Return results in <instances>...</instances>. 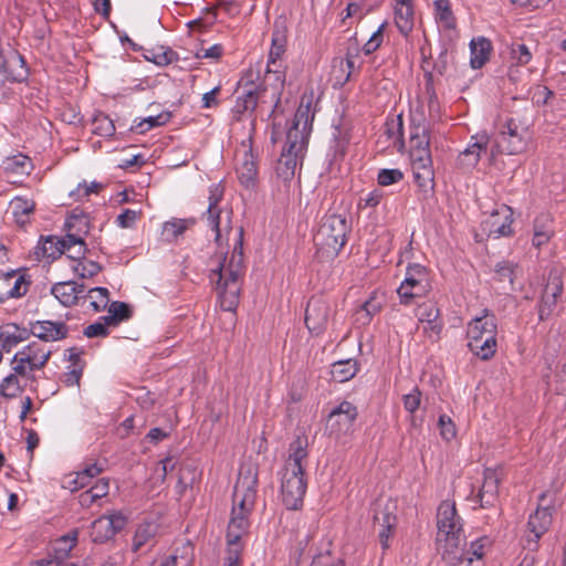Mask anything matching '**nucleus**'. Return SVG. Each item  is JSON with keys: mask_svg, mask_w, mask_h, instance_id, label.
Returning a JSON list of instances; mask_svg holds the SVG:
<instances>
[{"mask_svg": "<svg viewBox=\"0 0 566 566\" xmlns=\"http://www.w3.org/2000/svg\"><path fill=\"white\" fill-rule=\"evenodd\" d=\"M304 101H305V97L302 98L301 104H300L298 108L296 109V113H295V116L293 119V125L289 129H296L300 133H302L300 130V126L302 125L303 130H305L306 127L308 126V124L313 120L314 114H311V109H310L311 99H308L306 102V104L304 103ZM301 135L303 136V134H301Z\"/></svg>", "mask_w": 566, "mask_h": 566, "instance_id": "obj_46", "label": "nucleus"}, {"mask_svg": "<svg viewBox=\"0 0 566 566\" xmlns=\"http://www.w3.org/2000/svg\"><path fill=\"white\" fill-rule=\"evenodd\" d=\"M41 251V256L44 259H51L52 261L60 258L65 252V245L60 242V239L55 235L46 237L41 247H38Z\"/></svg>", "mask_w": 566, "mask_h": 566, "instance_id": "obj_43", "label": "nucleus"}, {"mask_svg": "<svg viewBox=\"0 0 566 566\" xmlns=\"http://www.w3.org/2000/svg\"><path fill=\"white\" fill-rule=\"evenodd\" d=\"M395 24L399 32L407 36L413 29V7H395Z\"/></svg>", "mask_w": 566, "mask_h": 566, "instance_id": "obj_35", "label": "nucleus"}, {"mask_svg": "<svg viewBox=\"0 0 566 566\" xmlns=\"http://www.w3.org/2000/svg\"><path fill=\"white\" fill-rule=\"evenodd\" d=\"M242 93L238 95L232 113L235 120H241L245 113L252 114L258 105V101L265 87L254 82V72L250 69L239 81L238 90Z\"/></svg>", "mask_w": 566, "mask_h": 566, "instance_id": "obj_9", "label": "nucleus"}, {"mask_svg": "<svg viewBox=\"0 0 566 566\" xmlns=\"http://www.w3.org/2000/svg\"><path fill=\"white\" fill-rule=\"evenodd\" d=\"M223 256L218 268L211 270L210 281L216 283V291L223 311L232 312L240 301L242 280L245 274L244 255L231 256L226 265Z\"/></svg>", "mask_w": 566, "mask_h": 566, "instance_id": "obj_1", "label": "nucleus"}, {"mask_svg": "<svg viewBox=\"0 0 566 566\" xmlns=\"http://www.w3.org/2000/svg\"><path fill=\"white\" fill-rule=\"evenodd\" d=\"M532 243L536 248L546 244L554 235L553 218L548 212H541L534 220Z\"/></svg>", "mask_w": 566, "mask_h": 566, "instance_id": "obj_27", "label": "nucleus"}, {"mask_svg": "<svg viewBox=\"0 0 566 566\" xmlns=\"http://www.w3.org/2000/svg\"><path fill=\"white\" fill-rule=\"evenodd\" d=\"M93 133L102 137H111L115 134L114 122L104 113H98L93 118Z\"/></svg>", "mask_w": 566, "mask_h": 566, "instance_id": "obj_48", "label": "nucleus"}, {"mask_svg": "<svg viewBox=\"0 0 566 566\" xmlns=\"http://www.w3.org/2000/svg\"><path fill=\"white\" fill-rule=\"evenodd\" d=\"M527 142L528 126L514 117H509L501 126L495 146L491 149V156L494 158L496 154H521L526 149Z\"/></svg>", "mask_w": 566, "mask_h": 566, "instance_id": "obj_5", "label": "nucleus"}, {"mask_svg": "<svg viewBox=\"0 0 566 566\" xmlns=\"http://www.w3.org/2000/svg\"><path fill=\"white\" fill-rule=\"evenodd\" d=\"M10 206L15 222L21 227L29 222V216L33 212L35 207L33 201H29L20 197L14 198Z\"/></svg>", "mask_w": 566, "mask_h": 566, "instance_id": "obj_37", "label": "nucleus"}, {"mask_svg": "<svg viewBox=\"0 0 566 566\" xmlns=\"http://www.w3.org/2000/svg\"><path fill=\"white\" fill-rule=\"evenodd\" d=\"M3 168L9 174L29 175L32 165L28 156L19 154L7 158Z\"/></svg>", "mask_w": 566, "mask_h": 566, "instance_id": "obj_44", "label": "nucleus"}, {"mask_svg": "<svg viewBox=\"0 0 566 566\" xmlns=\"http://www.w3.org/2000/svg\"><path fill=\"white\" fill-rule=\"evenodd\" d=\"M51 293L64 306H72L76 304L74 282H59L51 287Z\"/></svg>", "mask_w": 566, "mask_h": 566, "instance_id": "obj_42", "label": "nucleus"}, {"mask_svg": "<svg viewBox=\"0 0 566 566\" xmlns=\"http://www.w3.org/2000/svg\"><path fill=\"white\" fill-rule=\"evenodd\" d=\"M395 510L396 505L388 501L382 509L376 510L374 514V522L380 526L378 537L382 549L389 547V538L397 525Z\"/></svg>", "mask_w": 566, "mask_h": 566, "instance_id": "obj_16", "label": "nucleus"}, {"mask_svg": "<svg viewBox=\"0 0 566 566\" xmlns=\"http://www.w3.org/2000/svg\"><path fill=\"white\" fill-rule=\"evenodd\" d=\"M108 313H111L118 323L128 321L133 316L132 307L127 303L119 301H114L109 304Z\"/></svg>", "mask_w": 566, "mask_h": 566, "instance_id": "obj_56", "label": "nucleus"}, {"mask_svg": "<svg viewBox=\"0 0 566 566\" xmlns=\"http://www.w3.org/2000/svg\"><path fill=\"white\" fill-rule=\"evenodd\" d=\"M386 23H382L364 44L363 51L366 55L374 53L382 43V32Z\"/></svg>", "mask_w": 566, "mask_h": 566, "instance_id": "obj_60", "label": "nucleus"}, {"mask_svg": "<svg viewBox=\"0 0 566 566\" xmlns=\"http://www.w3.org/2000/svg\"><path fill=\"white\" fill-rule=\"evenodd\" d=\"M564 292L562 272L557 268L549 270L538 304V319L544 322L555 312Z\"/></svg>", "mask_w": 566, "mask_h": 566, "instance_id": "obj_10", "label": "nucleus"}, {"mask_svg": "<svg viewBox=\"0 0 566 566\" xmlns=\"http://www.w3.org/2000/svg\"><path fill=\"white\" fill-rule=\"evenodd\" d=\"M512 214V209L506 205H503L500 210H497L495 213H492L490 220L488 221L490 224V234H494L495 238L511 235L513 233Z\"/></svg>", "mask_w": 566, "mask_h": 566, "instance_id": "obj_24", "label": "nucleus"}, {"mask_svg": "<svg viewBox=\"0 0 566 566\" xmlns=\"http://www.w3.org/2000/svg\"><path fill=\"white\" fill-rule=\"evenodd\" d=\"M472 138L475 139V142L470 144L468 148L461 153V157L463 160H468V166L474 167L479 163L481 154L486 151L489 139L485 135Z\"/></svg>", "mask_w": 566, "mask_h": 566, "instance_id": "obj_33", "label": "nucleus"}, {"mask_svg": "<svg viewBox=\"0 0 566 566\" xmlns=\"http://www.w3.org/2000/svg\"><path fill=\"white\" fill-rule=\"evenodd\" d=\"M482 538L471 542L470 547H467L465 536L459 541L458 547L460 548L457 558L453 562H448L455 566H484V544Z\"/></svg>", "mask_w": 566, "mask_h": 566, "instance_id": "obj_17", "label": "nucleus"}, {"mask_svg": "<svg viewBox=\"0 0 566 566\" xmlns=\"http://www.w3.org/2000/svg\"><path fill=\"white\" fill-rule=\"evenodd\" d=\"M403 407L405 409L413 413L418 410L421 401V391L416 387L412 389L410 394L402 396Z\"/></svg>", "mask_w": 566, "mask_h": 566, "instance_id": "obj_64", "label": "nucleus"}, {"mask_svg": "<svg viewBox=\"0 0 566 566\" xmlns=\"http://www.w3.org/2000/svg\"><path fill=\"white\" fill-rule=\"evenodd\" d=\"M381 303L378 302L375 297H369L364 304L360 306V310L357 311V321L361 324H369L373 316L380 312Z\"/></svg>", "mask_w": 566, "mask_h": 566, "instance_id": "obj_49", "label": "nucleus"}, {"mask_svg": "<svg viewBox=\"0 0 566 566\" xmlns=\"http://www.w3.org/2000/svg\"><path fill=\"white\" fill-rule=\"evenodd\" d=\"M102 471L103 468L97 463L86 465L81 472L76 474V479L74 480V483L76 484L75 488H84L90 483L91 479L98 475Z\"/></svg>", "mask_w": 566, "mask_h": 566, "instance_id": "obj_55", "label": "nucleus"}, {"mask_svg": "<svg viewBox=\"0 0 566 566\" xmlns=\"http://www.w3.org/2000/svg\"><path fill=\"white\" fill-rule=\"evenodd\" d=\"M0 342L2 350L7 353L11 352V349L19 344L15 332L11 331V328H7V325L0 327Z\"/></svg>", "mask_w": 566, "mask_h": 566, "instance_id": "obj_61", "label": "nucleus"}, {"mask_svg": "<svg viewBox=\"0 0 566 566\" xmlns=\"http://www.w3.org/2000/svg\"><path fill=\"white\" fill-rule=\"evenodd\" d=\"M358 411L357 407L349 401H342L336 408H334L327 418V428L331 433L345 434L353 428L355 420L357 419Z\"/></svg>", "mask_w": 566, "mask_h": 566, "instance_id": "obj_14", "label": "nucleus"}, {"mask_svg": "<svg viewBox=\"0 0 566 566\" xmlns=\"http://www.w3.org/2000/svg\"><path fill=\"white\" fill-rule=\"evenodd\" d=\"M496 334L495 315L483 310V314L473 318L468 327L470 350L482 360L491 359L496 353Z\"/></svg>", "mask_w": 566, "mask_h": 566, "instance_id": "obj_4", "label": "nucleus"}, {"mask_svg": "<svg viewBox=\"0 0 566 566\" xmlns=\"http://www.w3.org/2000/svg\"><path fill=\"white\" fill-rule=\"evenodd\" d=\"M102 265L95 261H88L86 264L78 262L74 266V271L78 273L81 277H92L102 271Z\"/></svg>", "mask_w": 566, "mask_h": 566, "instance_id": "obj_62", "label": "nucleus"}, {"mask_svg": "<svg viewBox=\"0 0 566 566\" xmlns=\"http://www.w3.org/2000/svg\"><path fill=\"white\" fill-rule=\"evenodd\" d=\"M329 304L322 296H312L305 310V324L310 333L318 336L326 329L329 317Z\"/></svg>", "mask_w": 566, "mask_h": 566, "instance_id": "obj_13", "label": "nucleus"}, {"mask_svg": "<svg viewBox=\"0 0 566 566\" xmlns=\"http://www.w3.org/2000/svg\"><path fill=\"white\" fill-rule=\"evenodd\" d=\"M29 76L24 57L15 50L0 48V86L7 82L22 83Z\"/></svg>", "mask_w": 566, "mask_h": 566, "instance_id": "obj_12", "label": "nucleus"}, {"mask_svg": "<svg viewBox=\"0 0 566 566\" xmlns=\"http://www.w3.org/2000/svg\"><path fill=\"white\" fill-rule=\"evenodd\" d=\"M30 281L25 275H20L15 279L14 284L4 294L0 295V302L3 303L9 298H18L27 294Z\"/></svg>", "mask_w": 566, "mask_h": 566, "instance_id": "obj_52", "label": "nucleus"}, {"mask_svg": "<svg viewBox=\"0 0 566 566\" xmlns=\"http://www.w3.org/2000/svg\"><path fill=\"white\" fill-rule=\"evenodd\" d=\"M311 566H345V562L340 557H334L329 551H326L315 555Z\"/></svg>", "mask_w": 566, "mask_h": 566, "instance_id": "obj_58", "label": "nucleus"}, {"mask_svg": "<svg viewBox=\"0 0 566 566\" xmlns=\"http://www.w3.org/2000/svg\"><path fill=\"white\" fill-rule=\"evenodd\" d=\"M249 515L242 513V511L232 510L226 536L228 546L241 545L240 539L247 533L250 525Z\"/></svg>", "mask_w": 566, "mask_h": 566, "instance_id": "obj_25", "label": "nucleus"}, {"mask_svg": "<svg viewBox=\"0 0 566 566\" xmlns=\"http://www.w3.org/2000/svg\"><path fill=\"white\" fill-rule=\"evenodd\" d=\"M437 543L442 547V558L446 562H453L460 552L458 544L463 539L462 524L457 513L454 502L443 501L437 512Z\"/></svg>", "mask_w": 566, "mask_h": 566, "instance_id": "obj_2", "label": "nucleus"}, {"mask_svg": "<svg viewBox=\"0 0 566 566\" xmlns=\"http://www.w3.org/2000/svg\"><path fill=\"white\" fill-rule=\"evenodd\" d=\"M549 497L551 494L546 492L542 493L536 511L528 517L525 547L530 552L536 549L538 539L548 531L552 524V501Z\"/></svg>", "mask_w": 566, "mask_h": 566, "instance_id": "obj_7", "label": "nucleus"}, {"mask_svg": "<svg viewBox=\"0 0 566 566\" xmlns=\"http://www.w3.org/2000/svg\"><path fill=\"white\" fill-rule=\"evenodd\" d=\"M94 301L91 306L95 312H101L106 308L108 303L109 291L106 287H93L88 291Z\"/></svg>", "mask_w": 566, "mask_h": 566, "instance_id": "obj_54", "label": "nucleus"}, {"mask_svg": "<svg viewBox=\"0 0 566 566\" xmlns=\"http://www.w3.org/2000/svg\"><path fill=\"white\" fill-rule=\"evenodd\" d=\"M10 364L12 366V375L35 381V376L33 374L35 370L30 369V356H24L23 353H15Z\"/></svg>", "mask_w": 566, "mask_h": 566, "instance_id": "obj_40", "label": "nucleus"}, {"mask_svg": "<svg viewBox=\"0 0 566 566\" xmlns=\"http://www.w3.org/2000/svg\"><path fill=\"white\" fill-rule=\"evenodd\" d=\"M87 224L86 217L84 216L72 214L65 220L64 227L69 232L63 239H60V242H63L65 245V251H70L75 245L85 247V241L80 235V232L84 228V233H86Z\"/></svg>", "mask_w": 566, "mask_h": 566, "instance_id": "obj_21", "label": "nucleus"}, {"mask_svg": "<svg viewBox=\"0 0 566 566\" xmlns=\"http://www.w3.org/2000/svg\"><path fill=\"white\" fill-rule=\"evenodd\" d=\"M145 57L158 66H166L179 59L177 52L171 48L163 45L148 50Z\"/></svg>", "mask_w": 566, "mask_h": 566, "instance_id": "obj_38", "label": "nucleus"}, {"mask_svg": "<svg viewBox=\"0 0 566 566\" xmlns=\"http://www.w3.org/2000/svg\"><path fill=\"white\" fill-rule=\"evenodd\" d=\"M142 216V211L125 209L119 216H117L116 222L120 228H132L136 220Z\"/></svg>", "mask_w": 566, "mask_h": 566, "instance_id": "obj_63", "label": "nucleus"}, {"mask_svg": "<svg viewBox=\"0 0 566 566\" xmlns=\"http://www.w3.org/2000/svg\"><path fill=\"white\" fill-rule=\"evenodd\" d=\"M156 530L157 526L153 523L140 524L137 527L133 538V552L139 553L146 545H148L150 548L154 542Z\"/></svg>", "mask_w": 566, "mask_h": 566, "instance_id": "obj_32", "label": "nucleus"}, {"mask_svg": "<svg viewBox=\"0 0 566 566\" xmlns=\"http://www.w3.org/2000/svg\"><path fill=\"white\" fill-rule=\"evenodd\" d=\"M437 17L447 29L455 28V18L450 9L449 0H436L434 1Z\"/></svg>", "mask_w": 566, "mask_h": 566, "instance_id": "obj_51", "label": "nucleus"}, {"mask_svg": "<svg viewBox=\"0 0 566 566\" xmlns=\"http://www.w3.org/2000/svg\"><path fill=\"white\" fill-rule=\"evenodd\" d=\"M350 229L346 216L336 213L325 216L314 235L317 253L326 259L336 258L346 244Z\"/></svg>", "mask_w": 566, "mask_h": 566, "instance_id": "obj_3", "label": "nucleus"}, {"mask_svg": "<svg viewBox=\"0 0 566 566\" xmlns=\"http://www.w3.org/2000/svg\"><path fill=\"white\" fill-rule=\"evenodd\" d=\"M222 209L221 208H211V206H208L207 210L203 212L202 218L207 220L208 226L211 228V230L214 232V242L217 244H220V240L222 238V232L229 233L232 230L231 226V216L232 210L227 212V218L223 227L222 224Z\"/></svg>", "mask_w": 566, "mask_h": 566, "instance_id": "obj_26", "label": "nucleus"}, {"mask_svg": "<svg viewBox=\"0 0 566 566\" xmlns=\"http://www.w3.org/2000/svg\"><path fill=\"white\" fill-rule=\"evenodd\" d=\"M358 370L356 360H339L332 365V377L337 382H345L352 379Z\"/></svg>", "mask_w": 566, "mask_h": 566, "instance_id": "obj_36", "label": "nucleus"}, {"mask_svg": "<svg viewBox=\"0 0 566 566\" xmlns=\"http://www.w3.org/2000/svg\"><path fill=\"white\" fill-rule=\"evenodd\" d=\"M170 117L171 114L169 112L159 114L158 116H149L139 122L137 125L133 126L132 130L138 134H143L153 127L165 125L170 119Z\"/></svg>", "mask_w": 566, "mask_h": 566, "instance_id": "obj_50", "label": "nucleus"}, {"mask_svg": "<svg viewBox=\"0 0 566 566\" xmlns=\"http://www.w3.org/2000/svg\"><path fill=\"white\" fill-rule=\"evenodd\" d=\"M308 439L305 434H298L290 443L289 447V459L285 468L296 470L298 473L305 472L303 461L307 459L308 452Z\"/></svg>", "mask_w": 566, "mask_h": 566, "instance_id": "obj_23", "label": "nucleus"}, {"mask_svg": "<svg viewBox=\"0 0 566 566\" xmlns=\"http://www.w3.org/2000/svg\"><path fill=\"white\" fill-rule=\"evenodd\" d=\"M255 485V475L253 478H239L234 485L232 510L242 511L244 514L251 513L256 496Z\"/></svg>", "mask_w": 566, "mask_h": 566, "instance_id": "obj_15", "label": "nucleus"}, {"mask_svg": "<svg viewBox=\"0 0 566 566\" xmlns=\"http://www.w3.org/2000/svg\"><path fill=\"white\" fill-rule=\"evenodd\" d=\"M409 143L410 150L430 148L429 128L422 115H420L418 119L415 116L411 117Z\"/></svg>", "mask_w": 566, "mask_h": 566, "instance_id": "obj_28", "label": "nucleus"}, {"mask_svg": "<svg viewBox=\"0 0 566 566\" xmlns=\"http://www.w3.org/2000/svg\"><path fill=\"white\" fill-rule=\"evenodd\" d=\"M196 224L195 218L177 219L166 221L163 226V233L168 241H176L187 229Z\"/></svg>", "mask_w": 566, "mask_h": 566, "instance_id": "obj_34", "label": "nucleus"}, {"mask_svg": "<svg viewBox=\"0 0 566 566\" xmlns=\"http://www.w3.org/2000/svg\"><path fill=\"white\" fill-rule=\"evenodd\" d=\"M413 177L415 181L424 192L433 189L434 185V171L432 166L415 168Z\"/></svg>", "mask_w": 566, "mask_h": 566, "instance_id": "obj_47", "label": "nucleus"}, {"mask_svg": "<svg viewBox=\"0 0 566 566\" xmlns=\"http://www.w3.org/2000/svg\"><path fill=\"white\" fill-rule=\"evenodd\" d=\"M306 488L305 472L298 473L296 470L284 469L281 497L287 510H298L303 505Z\"/></svg>", "mask_w": 566, "mask_h": 566, "instance_id": "obj_11", "label": "nucleus"}, {"mask_svg": "<svg viewBox=\"0 0 566 566\" xmlns=\"http://www.w3.org/2000/svg\"><path fill=\"white\" fill-rule=\"evenodd\" d=\"M410 160L412 164V169L419 167L432 166V158L430 148H421L417 150H410Z\"/></svg>", "mask_w": 566, "mask_h": 566, "instance_id": "obj_57", "label": "nucleus"}, {"mask_svg": "<svg viewBox=\"0 0 566 566\" xmlns=\"http://www.w3.org/2000/svg\"><path fill=\"white\" fill-rule=\"evenodd\" d=\"M416 316L420 323L440 318V310L433 302H423L416 308Z\"/></svg>", "mask_w": 566, "mask_h": 566, "instance_id": "obj_53", "label": "nucleus"}, {"mask_svg": "<svg viewBox=\"0 0 566 566\" xmlns=\"http://www.w3.org/2000/svg\"><path fill=\"white\" fill-rule=\"evenodd\" d=\"M113 532L106 515L96 518L91 526V538L94 543L102 544L113 538Z\"/></svg>", "mask_w": 566, "mask_h": 566, "instance_id": "obj_41", "label": "nucleus"}, {"mask_svg": "<svg viewBox=\"0 0 566 566\" xmlns=\"http://www.w3.org/2000/svg\"><path fill=\"white\" fill-rule=\"evenodd\" d=\"M520 272V266L509 260H502L494 265L492 280L504 291L514 290V281Z\"/></svg>", "mask_w": 566, "mask_h": 566, "instance_id": "obj_22", "label": "nucleus"}, {"mask_svg": "<svg viewBox=\"0 0 566 566\" xmlns=\"http://www.w3.org/2000/svg\"><path fill=\"white\" fill-rule=\"evenodd\" d=\"M471 57L470 64L472 69L482 67L489 60L492 51L491 41L486 38L472 39L470 42Z\"/></svg>", "mask_w": 566, "mask_h": 566, "instance_id": "obj_30", "label": "nucleus"}, {"mask_svg": "<svg viewBox=\"0 0 566 566\" xmlns=\"http://www.w3.org/2000/svg\"><path fill=\"white\" fill-rule=\"evenodd\" d=\"M237 172L240 182L245 188L254 187L258 176V166L251 147L244 151L243 160L240 167L237 169Z\"/></svg>", "mask_w": 566, "mask_h": 566, "instance_id": "obj_29", "label": "nucleus"}, {"mask_svg": "<svg viewBox=\"0 0 566 566\" xmlns=\"http://www.w3.org/2000/svg\"><path fill=\"white\" fill-rule=\"evenodd\" d=\"M78 531L72 530L66 535L61 536L55 541L53 546L52 559H55V564H61L70 555V552L77 543Z\"/></svg>", "mask_w": 566, "mask_h": 566, "instance_id": "obj_31", "label": "nucleus"}, {"mask_svg": "<svg viewBox=\"0 0 566 566\" xmlns=\"http://www.w3.org/2000/svg\"><path fill=\"white\" fill-rule=\"evenodd\" d=\"M25 384H21V380L15 375H8L0 382V395L3 398L12 399L18 397L24 390Z\"/></svg>", "mask_w": 566, "mask_h": 566, "instance_id": "obj_45", "label": "nucleus"}, {"mask_svg": "<svg viewBox=\"0 0 566 566\" xmlns=\"http://www.w3.org/2000/svg\"><path fill=\"white\" fill-rule=\"evenodd\" d=\"M385 134L388 136V138H394V146L398 151L403 150L405 140L402 115H397L395 118L387 119Z\"/></svg>", "mask_w": 566, "mask_h": 566, "instance_id": "obj_39", "label": "nucleus"}, {"mask_svg": "<svg viewBox=\"0 0 566 566\" xmlns=\"http://www.w3.org/2000/svg\"><path fill=\"white\" fill-rule=\"evenodd\" d=\"M31 333L43 342H55L67 337L69 326L63 322L35 321L31 322Z\"/></svg>", "mask_w": 566, "mask_h": 566, "instance_id": "obj_19", "label": "nucleus"}, {"mask_svg": "<svg viewBox=\"0 0 566 566\" xmlns=\"http://www.w3.org/2000/svg\"><path fill=\"white\" fill-rule=\"evenodd\" d=\"M306 140L296 129H289L286 133V143L277 159L275 172L284 182L291 181L296 171L298 163L302 161Z\"/></svg>", "mask_w": 566, "mask_h": 566, "instance_id": "obj_6", "label": "nucleus"}, {"mask_svg": "<svg viewBox=\"0 0 566 566\" xmlns=\"http://www.w3.org/2000/svg\"><path fill=\"white\" fill-rule=\"evenodd\" d=\"M500 476L493 469H485L483 472V483L476 495L482 509L495 506L499 500Z\"/></svg>", "mask_w": 566, "mask_h": 566, "instance_id": "obj_18", "label": "nucleus"}, {"mask_svg": "<svg viewBox=\"0 0 566 566\" xmlns=\"http://www.w3.org/2000/svg\"><path fill=\"white\" fill-rule=\"evenodd\" d=\"M287 28L284 22L275 21L273 32H272V44L269 53V62L266 72L274 74H279L277 70L272 69V65L276 64V61L281 59L286 49L287 42Z\"/></svg>", "mask_w": 566, "mask_h": 566, "instance_id": "obj_20", "label": "nucleus"}, {"mask_svg": "<svg viewBox=\"0 0 566 566\" xmlns=\"http://www.w3.org/2000/svg\"><path fill=\"white\" fill-rule=\"evenodd\" d=\"M430 290L427 269L419 263H413L407 268L405 281L400 284L397 293L400 303L408 305L413 298L424 296Z\"/></svg>", "mask_w": 566, "mask_h": 566, "instance_id": "obj_8", "label": "nucleus"}, {"mask_svg": "<svg viewBox=\"0 0 566 566\" xmlns=\"http://www.w3.org/2000/svg\"><path fill=\"white\" fill-rule=\"evenodd\" d=\"M403 174L400 169H381L378 172L377 181L380 186H390L402 180Z\"/></svg>", "mask_w": 566, "mask_h": 566, "instance_id": "obj_59", "label": "nucleus"}]
</instances>
